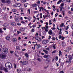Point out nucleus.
I'll list each match as a JSON object with an SVG mask.
<instances>
[{
  "instance_id": "f257e3e1",
  "label": "nucleus",
  "mask_w": 73,
  "mask_h": 73,
  "mask_svg": "<svg viewBox=\"0 0 73 73\" xmlns=\"http://www.w3.org/2000/svg\"><path fill=\"white\" fill-rule=\"evenodd\" d=\"M68 58L67 59L66 61L65 62L66 63H68V64H70L71 63V60L73 59V56L71 55H69L68 56Z\"/></svg>"
},
{
  "instance_id": "f03ea898",
  "label": "nucleus",
  "mask_w": 73,
  "mask_h": 73,
  "mask_svg": "<svg viewBox=\"0 0 73 73\" xmlns=\"http://www.w3.org/2000/svg\"><path fill=\"white\" fill-rule=\"evenodd\" d=\"M5 67L7 69H11L12 68V66H11V65L9 64V62H7L5 63Z\"/></svg>"
},
{
  "instance_id": "7ed1b4c3",
  "label": "nucleus",
  "mask_w": 73,
  "mask_h": 73,
  "mask_svg": "<svg viewBox=\"0 0 73 73\" xmlns=\"http://www.w3.org/2000/svg\"><path fill=\"white\" fill-rule=\"evenodd\" d=\"M8 48H3L2 49V53H4L5 54H7L8 53Z\"/></svg>"
},
{
  "instance_id": "20e7f679",
  "label": "nucleus",
  "mask_w": 73,
  "mask_h": 73,
  "mask_svg": "<svg viewBox=\"0 0 73 73\" xmlns=\"http://www.w3.org/2000/svg\"><path fill=\"white\" fill-rule=\"evenodd\" d=\"M21 6V4L19 3H17L13 5V7H20Z\"/></svg>"
},
{
  "instance_id": "39448f33",
  "label": "nucleus",
  "mask_w": 73,
  "mask_h": 73,
  "mask_svg": "<svg viewBox=\"0 0 73 73\" xmlns=\"http://www.w3.org/2000/svg\"><path fill=\"white\" fill-rule=\"evenodd\" d=\"M6 56L3 55L2 54H0V58L1 59H5L6 58Z\"/></svg>"
},
{
  "instance_id": "423d86ee",
  "label": "nucleus",
  "mask_w": 73,
  "mask_h": 73,
  "mask_svg": "<svg viewBox=\"0 0 73 73\" xmlns=\"http://www.w3.org/2000/svg\"><path fill=\"white\" fill-rule=\"evenodd\" d=\"M28 64V62L27 61H23L22 63V64L23 65H27Z\"/></svg>"
},
{
  "instance_id": "0eeeda50",
  "label": "nucleus",
  "mask_w": 73,
  "mask_h": 73,
  "mask_svg": "<svg viewBox=\"0 0 73 73\" xmlns=\"http://www.w3.org/2000/svg\"><path fill=\"white\" fill-rule=\"evenodd\" d=\"M48 40H43L42 41V44H46L48 42Z\"/></svg>"
},
{
  "instance_id": "6e6552de",
  "label": "nucleus",
  "mask_w": 73,
  "mask_h": 73,
  "mask_svg": "<svg viewBox=\"0 0 73 73\" xmlns=\"http://www.w3.org/2000/svg\"><path fill=\"white\" fill-rule=\"evenodd\" d=\"M15 21L16 22H17V23H19L20 21V19L19 17H17L15 18Z\"/></svg>"
},
{
  "instance_id": "1a4fd4ad",
  "label": "nucleus",
  "mask_w": 73,
  "mask_h": 73,
  "mask_svg": "<svg viewBox=\"0 0 73 73\" xmlns=\"http://www.w3.org/2000/svg\"><path fill=\"white\" fill-rule=\"evenodd\" d=\"M11 25L13 27H16V23L15 22H13L11 23Z\"/></svg>"
},
{
  "instance_id": "9d476101",
  "label": "nucleus",
  "mask_w": 73,
  "mask_h": 73,
  "mask_svg": "<svg viewBox=\"0 0 73 73\" xmlns=\"http://www.w3.org/2000/svg\"><path fill=\"white\" fill-rule=\"evenodd\" d=\"M5 3L8 4H10L11 3V1L10 0H6Z\"/></svg>"
},
{
  "instance_id": "9b49d317",
  "label": "nucleus",
  "mask_w": 73,
  "mask_h": 73,
  "mask_svg": "<svg viewBox=\"0 0 73 73\" xmlns=\"http://www.w3.org/2000/svg\"><path fill=\"white\" fill-rule=\"evenodd\" d=\"M36 40L38 41H41V38H40L38 36H36L35 38Z\"/></svg>"
},
{
  "instance_id": "f8f14e48",
  "label": "nucleus",
  "mask_w": 73,
  "mask_h": 73,
  "mask_svg": "<svg viewBox=\"0 0 73 73\" xmlns=\"http://www.w3.org/2000/svg\"><path fill=\"white\" fill-rule=\"evenodd\" d=\"M5 39L9 41V40H10V39H11V38L10 37V36H7L5 37Z\"/></svg>"
},
{
  "instance_id": "ddd939ff",
  "label": "nucleus",
  "mask_w": 73,
  "mask_h": 73,
  "mask_svg": "<svg viewBox=\"0 0 73 73\" xmlns=\"http://www.w3.org/2000/svg\"><path fill=\"white\" fill-rule=\"evenodd\" d=\"M71 49H70V47H68L66 49L65 51L66 52H69V50H70Z\"/></svg>"
},
{
  "instance_id": "4468645a",
  "label": "nucleus",
  "mask_w": 73,
  "mask_h": 73,
  "mask_svg": "<svg viewBox=\"0 0 73 73\" xmlns=\"http://www.w3.org/2000/svg\"><path fill=\"white\" fill-rule=\"evenodd\" d=\"M25 29V28L20 27L19 30L20 31H24Z\"/></svg>"
},
{
  "instance_id": "2eb2a0df",
  "label": "nucleus",
  "mask_w": 73,
  "mask_h": 73,
  "mask_svg": "<svg viewBox=\"0 0 73 73\" xmlns=\"http://www.w3.org/2000/svg\"><path fill=\"white\" fill-rule=\"evenodd\" d=\"M12 40L14 42H16L17 41V40L15 38H13Z\"/></svg>"
},
{
  "instance_id": "dca6fc26",
  "label": "nucleus",
  "mask_w": 73,
  "mask_h": 73,
  "mask_svg": "<svg viewBox=\"0 0 73 73\" xmlns=\"http://www.w3.org/2000/svg\"><path fill=\"white\" fill-rule=\"evenodd\" d=\"M3 70L5 72H6V73L8 72V70L5 67L3 68Z\"/></svg>"
},
{
  "instance_id": "f3484780",
  "label": "nucleus",
  "mask_w": 73,
  "mask_h": 73,
  "mask_svg": "<svg viewBox=\"0 0 73 73\" xmlns=\"http://www.w3.org/2000/svg\"><path fill=\"white\" fill-rule=\"evenodd\" d=\"M66 44L64 42V41H62V46H65L66 45Z\"/></svg>"
},
{
  "instance_id": "a211bd4d",
  "label": "nucleus",
  "mask_w": 73,
  "mask_h": 73,
  "mask_svg": "<svg viewBox=\"0 0 73 73\" xmlns=\"http://www.w3.org/2000/svg\"><path fill=\"white\" fill-rule=\"evenodd\" d=\"M48 33L50 35H51L52 34H53V32H52V30H50V31H48Z\"/></svg>"
},
{
  "instance_id": "6ab92c4d",
  "label": "nucleus",
  "mask_w": 73,
  "mask_h": 73,
  "mask_svg": "<svg viewBox=\"0 0 73 73\" xmlns=\"http://www.w3.org/2000/svg\"><path fill=\"white\" fill-rule=\"evenodd\" d=\"M58 55L59 57H61V56H62V52H61V50L59 51Z\"/></svg>"
},
{
  "instance_id": "aec40b11",
  "label": "nucleus",
  "mask_w": 73,
  "mask_h": 73,
  "mask_svg": "<svg viewBox=\"0 0 73 73\" xmlns=\"http://www.w3.org/2000/svg\"><path fill=\"white\" fill-rule=\"evenodd\" d=\"M45 27H41L42 29H49V27H48V26H47V25H45Z\"/></svg>"
},
{
  "instance_id": "412c9836",
  "label": "nucleus",
  "mask_w": 73,
  "mask_h": 73,
  "mask_svg": "<svg viewBox=\"0 0 73 73\" xmlns=\"http://www.w3.org/2000/svg\"><path fill=\"white\" fill-rule=\"evenodd\" d=\"M43 52H45V53L46 54H48V51L47 50H43Z\"/></svg>"
},
{
  "instance_id": "4be33fe9",
  "label": "nucleus",
  "mask_w": 73,
  "mask_h": 73,
  "mask_svg": "<svg viewBox=\"0 0 73 73\" xmlns=\"http://www.w3.org/2000/svg\"><path fill=\"white\" fill-rule=\"evenodd\" d=\"M62 29L61 28L60 29V32L58 33L59 35H62Z\"/></svg>"
},
{
  "instance_id": "5701e85b",
  "label": "nucleus",
  "mask_w": 73,
  "mask_h": 73,
  "mask_svg": "<svg viewBox=\"0 0 73 73\" xmlns=\"http://www.w3.org/2000/svg\"><path fill=\"white\" fill-rule=\"evenodd\" d=\"M64 23H62L60 25V27L61 28L64 27Z\"/></svg>"
},
{
  "instance_id": "b1692460",
  "label": "nucleus",
  "mask_w": 73,
  "mask_h": 73,
  "mask_svg": "<svg viewBox=\"0 0 73 73\" xmlns=\"http://www.w3.org/2000/svg\"><path fill=\"white\" fill-rule=\"evenodd\" d=\"M3 25L4 26V27H7L8 26V24H7V23H4Z\"/></svg>"
},
{
  "instance_id": "393cba45",
  "label": "nucleus",
  "mask_w": 73,
  "mask_h": 73,
  "mask_svg": "<svg viewBox=\"0 0 73 73\" xmlns=\"http://www.w3.org/2000/svg\"><path fill=\"white\" fill-rule=\"evenodd\" d=\"M16 49L17 50H20V47L18 46H16Z\"/></svg>"
},
{
  "instance_id": "a878e982",
  "label": "nucleus",
  "mask_w": 73,
  "mask_h": 73,
  "mask_svg": "<svg viewBox=\"0 0 73 73\" xmlns=\"http://www.w3.org/2000/svg\"><path fill=\"white\" fill-rule=\"evenodd\" d=\"M43 57L44 58H48L49 57V55H44L43 56Z\"/></svg>"
},
{
  "instance_id": "bb28decb",
  "label": "nucleus",
  "mask_w": 73,
  "mask_h": 73,
  "mask_svg": "<svg viewBox=\"0 0 73 73\" xmlns=\"http://www.w3.org/2000/svg\"><path fill=\"white\" fill-rule=\"evenodd\" d=\"M25 56L26 57H29V55H28L27 53H25Z\"/></svg>"
},
{
  "instance_id": "cd10ccee",
  "label": "nucleus",
  "mask_w": 73,
  "mask_h": 73,
  "mask_svg": "<svg viewBox=\"0 0 73 73\" xmlns=\"http://www.w3.org/2000/svg\"><path fill=\"white\" fill-rule=\"evenodd\" d=\"M46 61H47V62H50V61L49 60V58H46Z\"/></svg>"
},
{
  "instance_id": "c85d7f7f",
  "label": "nucleus",
  "mask_w": 73,
  "mask_h": 73,
  "mask_svg": "<svg viewBox=\"0 0 73 73\" xmlns=\"http://www.w3.org/2000/svg\"><path fill=\"white\" fill-rule=\"evenodd\" d=\"M60 9V11H62V8H64V7H59Z\"/></svg>"
},
{
  "instance_id": "c756f323",
  "label": "nucleus",
  "mask_w": 73,
  "mask_h": 73,
  "mask_svg": "<svg viewBox=\"0 0 73 73\" xmlns=\"http://www.w3.org/2000/svg\"><path fill=\"white\" fill-rule=\"evenodd\" d=\"M36 5H37V4H33L32 5V6L33 7H36Z\"/></svg>"
},
{
  "instance_id": "7c9ffc66",
  "label": "nucleus",
  "mask_w": 73,
  "mask_h": 73,
  "mask_svg": "<svg viewBox=\"0 0 73 73\" xmlns=\"http://www.w3.org/2000/svg\"><path fill=\"white\" fill-rule=\"evenodd\" d=\"M35 29H31V32L32 33H33V32H35Z\"/></svg>"
},
{
  "instance_id": "2f4dec72",
  "label": "nucleus",
  "mask_w": 73,
  "mask_h": 73,
  "mask_svg": "<svg viewBox=\"0 0 73 73\" xmlns=\"http://www.w3.org/2000/svg\"><path fill=\"white\" fill-rule=\"evenodd\" d=\"M64 3H61L60 4V6H61V7H64Z\"/></svg>"
},
{
  "instance_id": "473e14b6",
  "label": "nucleus",
  "mask_w": 73,
  "mask_h": 73,
  "mask_svg": "<svg viewBox=\"0 0 73 73\" xmlns=\"http://www.w3.org/2000/svg\"><path fill=\"white\" fill-rule=\"evenodd\" d=\"M4 33V31H3V30H2V29L0 28V33Z\"/></svg>"
},
{
  "instance_id": "72a5a7b5",
  "label": "nucleus",
  "mask_w": 73,
  "mask_h": 73,
  "mask_svg": "<svg viewBox=\"0 0 73 73\" xmlns=\"http://www.w3.org/2000/svg\"><path fill=\"white\" fill-rule=\"evenodd\" d=\"M41 47V45L40 44H39L37 45V48H40Z\"/></svg>"
},
{
  "instance_id": "f704fd0d",
  "label": "nucleus",
  "mask_w": 73,
  "mask_h": 73,
  "mask_svg": "<svg viewBox=\"0 0 73 73\" xmlns=\"http://www.w3.org/2000/svg\"><path fill=\"white\" fill-rule=\"evenodd\" d=\"M58 56H56L55 57V60L56 61H57V60H58Z\"/></svg>"
},
{
  "instance_id": "c9c22d12",
  "label": "nucleus",
  "mask_w": 73,
  "mask_h": 73,
  "mask_svg": "<svg viewBox=\"0 0 73 73\" xmlns=\"http://www.w3.org/2000/svg\"><path fill=\"white\" fill-rule=\"evenodd\" d=\"M21 23H17V25L18 26H21Z\"/></svg>"
},
{
  "instance_id": "e433bc0d",
  "label": "nucleus",
  "mask_w": 73,
  "mask_h": 73,
  "mask_svg": "<svg viewBox=\"0 0 73 73\" xmlns=\"http://www.w3.org/2000/svg\"><path fill=\"white\" fill-rule=\"evenodd\" d=\"M12 11L13 12H17V11L16 10V9H13L12 10Z\"/></svg>"
},
{
  "instance_id": "4c0bfd02",
  "label": "nucleus",
  "mask_w": 73,
  "mask_h": 73,
  "mask_svg": "<svg viewBox=\"0 0 73 73\" xmlns=\"http://www.w3.org/2000/svg\"><path fill=\"white\" fill-rule=\"evenodd\" d=\"M62 36H61V35H60L58 36L59 39H61V38H62Z\"/></svg>"
},
{
  "instance_id": "58836bf2",
  "label": "nucleus",
  "mask_w": 73,
  "mask_h": 73,
  "mask_svg": "<svg viewBox=\"0 0 73 73\" xmlns=\"http://www.w3.org/2000/svg\"><path fill=\"white\" fill-rule=\"evenodd\" d=\"M17 66V65H16V64H15L14 66V68H15V69H16Z\"/></svg>"
},
{
  "instance_id": "ea45409f",
  "label": "nucleus",
  "mask_w": 73,
  "mask_h": 73,
  "mask_svg": "<svg viewBox=\"0 0 73 73\" xmlns=\"http://www.w3.org/2000/svg\"><path fill=\"white\" fill-rule=\"evenodd\" d=\"M62 14H63V16H64L65 15V11H62Z\"/></svg>"
},
{
  "instance_id": "a19ab883",
  "label": "nucleus",
  "mask_w": 73,
  "mask_h": 73,
  "mask_svg": "<svg viewBox=\"0 0 73 73\" xmlns=\"http://www.w3.org/2000/svg\"><path fill=\"white\" fill-rule=\"evenodd\" d=\"M60 65H61V66H63L64 65V63H62V62H61Z\"/></svg>"
},
{
  "instance_id": "79ce46f5",
  "label": "nucleus",
  "mask_w": 73,
  "mask_h": 73,
  "mask_svg": "<svg viewBox=\"0 0 73 73\" xmlns=\"http://www.w3.org/2000/svg\"><path fill=\"white\" fill-rule=\"evenodd\" d=\"M68 29H69V25L67 26V27H66V28L65 29V30L66 31H67V30H68Z\"/></svg>"
},
{
  "instance_id": "37998d69",
  "label": "nucleus",
  "mask_w": 73,
  "mask_h": 73,
  "mask_svg": "<svg viewBox=\"0 0 73 73\" xmlns=\"http://www.w3.org/2000/svg\"><path fill=\"white\" fill-rule=\"evenodd\" d=\"M2 3H5V0H2Z\"/></svg>"
},
{
  "instance_id": "c03bdc74",
  "label": "nucleus",
  "mask_w": 73,
  "mask_h": 73,
  "mask_svg": "<svg viewBox=\"0 0 73 73\" xmlns=\"http://www.w3.org/2000/svg\"><path fill=\"white\" fill-rule=\"evenodd\" d=\"M45 29L44 30L46 32H48V29Z\"/></svg>"
},
{
  "instance_id": "a18cd8bd",
  "label": "nucleus",
  "mask_w": 73,
  "mask_h": 73,
  "mask_svg": "<svg viewBox=\"0 0 73 73\" xmlns=\"http://www.w3.org/2000/svg\"><path fill=\"white\" fill-rule=\"evenodd\" d=\"M52 48H54V49H56V46H53Z\"/></svg>"
},
{
  "instance_id": "49530a36",
  "label": "nucleus",
  "mask_w": 73,
  "mask_h": 73,
  "mask_svg": "<svg viewBox=\"0 0 73 73\" xmlns=\"http://www.w3.org/2000/svg\"><path fill=\"white\" fill-rule=\"evenodd\" d=\"M65 39V37H64V36H62V37L61 40H64Z\"/></svg>"
},
{
  "instance_id": "de8ad7c7",
  "label": "nucleus",
  "mask_w": 73,
  "mask_h": 73,
  "mask_svg": "<svg viewBox=\"0 0 73 73\" xmlns=\"http://www.w3.org/2000/svg\"><path fill=\"white\" fill-rule=\"evenodd\" d=\"M6 9H7V7H6L3 8V10H4V11H5L6 10Z\"/></svg>"
},
{
  "instance_id": "09e8293b",
  "label": "nucleus",
  "mask_w": 73,
  "mask_h": 73,
  "mask_svg": "<svg viewBox=\"0 0 73 73\" xmlns=\"http://www.w3.org/2000/svg\"><path fill=\"white\" fill-rule=\"evenodd\" d=\"M37 3L38 4H40V1H38L37 2Z\"/></svg>"
},
{
  "instance_id": "8fccbe9b",
  "label": "nucleus",
  "mask_w": 73,
  "mask_h": 73,
  "mask_svg": "<svg viewBox=\"0 0 73 73\" xmlns=\"http://www.w3.org/2000/svg\"><path fill=\"white\" fill-rule=\"evenodd\" d=\"M14 52V51H12V50H11L10 51V53L11 54H12Z\"/></svg>"
},
{
  "instance_id": "3c124183",
  "label": "nucleus",
  "mask_w": 73,
  "mask_h": 73,
  "mask_svg": "<svg viewBox=\"0 0 73 73\" xmlns=\"http://www.w3.org/2000/svg\"><path fill=\"white\" fill-rule=\"evenodd\" d=\"M43 35H46V32L44 31V32L43 33Z\"/></svg>"
},
{
  "instance_id": "603ef678",
  "label": "nucleus",
  "mask_w": 73,
  "mask_h": 73,
  "mask_svg": "<svg viewBox=\"0 0 73 73\" xmlns=\"http://www.w3.org/2000/svg\"><path fill=\"white\" fill-rule=\"evenodd\" d=\"M56 50H54L52 52V53H56Z\"/></svg>"
},
{
  "instance_id": "864d4df0",
  "label": "nucleus",
  "mask_w": 73,
  "mask_h": 73,
  "mask_svg": "<svg viewBox=\"0 0 73 73\" xmlns=\"http://www.w3.org/2000/svg\"><path fill=\"white\" fill-rule=\"evenodd\" d=\"M28 11L29 13V14H30V13H31V12L30 11V9H28Z\"/></svg>"
},
{
  "instance_id": "5fc2aeb1",
  "label": "nucleus",
  "mask_w": 73,
  "mask_h": 73,
  "mask_svg": "<svg viewBox=\"0 0 73 73\" xmlns=\"http://www.w3.org/2000/svg\"><path fill=\"white\" fill-rule=\"evenodd\" d=\"M37 60L38 61H39V62H40V61H41V59H40V58H38L37 59Z\"/></svg>"
},
{
  "instance_id": "6e6d98bb",
  "label": "nucleus",
  "mask_w": 73,
  "mask_h": 73,
  "mask_svg": "<svg viewBox=\"0 0 73 73\" xmlns=\"http://www.w3.org/2000/svg\"><path fill=\"white\" fill-rule=\"evenodd\" d=\"M46 50H47L49 51V50H50V49H49V47H48V48H46Z\"/></svg>"
},
{
  "instance_id": "4d7b16f0",
  "label": "nucleus",
  "mask_w": 73,
  "mask_h": 73,
  "mask_svg": "<svg viewBox=\"0 0 73 73\" xmlns=\"http://www.w3.org/2000/svg\"><path fill=\"white\" fill-rule=\"evenodd\" d=\"M56 14H55V16L56 17H57V16H58V13H56Z\"/></svg>"
},
{
  "instance_id": "13d9d810",
  "label": "nucleus",
  "mask_w": 73,
  "mask_h": 73,
  "mask_svg": "<svg viewBox=\"0 0 73 73\" xmlns=\"http://www.w3.org/2000/svg\"><path fill=\"white\" fill-rule=\"evenodd\" d=\"M21 23H22V24H25V22L23 21H21Z\"/></svg>"
},
{
  "instance_id": "bf43d9fd",
  "label": "nucleus",
  "mask_w": 73,
  "mask_h": 73,
  "mask_svg": "<svg viewBox=\"0 0 73 73\" xmlns=\"http://www.w3.org/2000/svg\"><path fill=\"white\" fill-rule=\"evenodd\" d=\"M51 29H52V30H55V29H56V28L55 27H54L53 28H51Z\"/></svg>"
},
{
  "instance_id": "052dcab7",
  "label": "nucleus",
  "mask_w": 73,
  "mask_h": 73,
  "mask_svg": "<svg viewBox=\"0 0 73 73\" xmlns=\"http://www.w3.org/2000/svg\"><path fill=\"white\" fill-rule=\"evenodd\" d=\"M52 40H54V41H55V38L54 37H52Z\"/></svg>"
},
{
  "instance_id": "680f3d73",
  "label": "nucleus",
  "mask_w": 73,
  "mask_h": 73,
  "mask_svg": "<svg viewBox=\"0 0 73 73\" xmlns=\"http://www.w3.org/2000/svg\"><path fill=\"white\" fill-rule=\"evenodd\" d=\"M34 13H38V11H34Z\"/></svg>"
},
{
  "instance_id": "e2e57ef3",
  "label": "nucleus",
  "mask_w": 73,
  "mask_h": 73,
  "mask_svg": "<svg viewBox=\"0 0 73 73\" xmlns=\"http://www.w3.org/2000/svg\"><path fill=\"white\" fill-rule=\"evenodd\" d=\"M42 7H40V8L39 10L40 12H41V9H42Z\"/></svg>"
},
{
  "instance_id": "0e129e2a",
  "label": "nucleus",
  "mask_w": 73,
  "mask_h": 73,
  "mask_svg": "<svg viewBox=\"0 0 73 73\" xmlns=\"http://www.w3.org/2000/svg\"><path fill=\"white\" fill-rule=\"evenodd\" d=\"M42 7H40V8L39 10L40 12H41V9H42Z\"/></svg>"
},
{
  "instance_id": "69168bd1",
  "label": "nucleus",
  "mask_w": 73,
  "mask_h": 73,
  "mask_svg": "<svg viewBox=\"0 0 73 73\" xmlns=\"http://www.w3.org/2000/svg\"><path fill=\"white\" fill-rule=\"evenodd\" d=\"M42 7H40V8L39 10L40 12H41V9H42Z\"/></svg>"
},
{
  "instance_id": "338daca9",
  "label": "nucleus",
  "mask_w": 73,
  "mask_h": 73,
  "mask_svg": "<svg viewBox=\"0 0 73 73\" xmlns=\"http://www.w3.org/2000/svg\"><path fill=\"white\" fill-rule=\"evenodd\" d=\"M51 38V36H50L49 35L48 36V39L49 40H50V38Z\"/></svg>"
},
{
  "instance_id": "774afa93",
  "label": "nucleus",
  "mask_w": 73,
  "mask_h": 73,
  "mask_svg": "<svg viewBox=\"0 0 73 73\" xmlns=\"http://www.w3.org/2000/svg\"><path fill=\"white\" fill-rule=\"evenodd\" d=\"M64 71H61L60 72V73H64Z\"/></svg>"
}]
</instances>
